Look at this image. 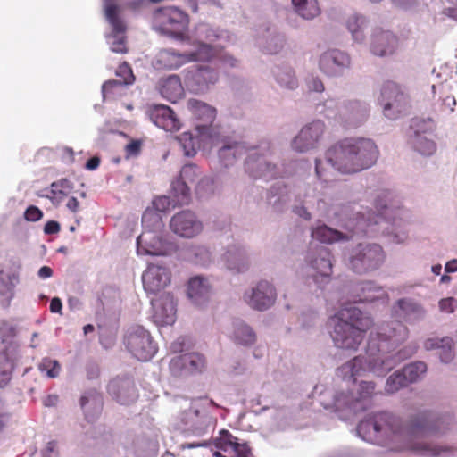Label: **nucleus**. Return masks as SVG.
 <instances>
[{"label":"nucleus","mask_w":457,"mask_h":457,"mask_svg":"<svg viewBox=\"0 0 457 457\" xmlns=\"http://www.w3.org/2000/svg\"><path fill=\"white\" fill-rule=\"evenodd\" d=\"M214 55L213 48L207 44H200L195 51L188 54H179L170 49L159 52L155 60V67L162 70L178 69L192 61L206 62Z\"/></svg>","instance_id":"423d86ee"},{"label":"nucleus","mask_w":457,"mask_h":457,"mask_svg":"<svg viewBox=\"0 0 457 457\" xmlns=\"http://www.w3.org/2000/svg\"><path fill=\"white\" fill-rule=\"evenodd\" d=\"M374 394L375 384L373 382L363 381L359 385L356 395H353L351 399L347 400V404L357 409V403L370 400Z\"/></svg>","instance_id":"4c0bfd02"},{"label":"nucleus","mask_w":457,"mask_h":457,"mask_svg":"<svg viewBox=\"0 0 457 457\" xmlns=\"http://www.w3.org/2000/svg\"><path fill=\"white\" fill-rule=\"evenodd\" d=\"M297 13L306 20L315 18L320 13L317 0H292Z\"/></svg>","instance_id":"c9c22d12"},{"label":"nucleus","mask_w":457,"mask_h":457,"mask_svg":"<svg viewBox=\"0 0 457 457\" xmlns=\"http://www.w3.org/2000/svg\"><path fill=\"white\" fill-rule=\"evenodd\" d=\"M52 275H53V270L48 266H43L38 270V277L43 279L48 278L52 277Z\"/></svg>","instance_id":"338daca9"},{"label":"nucleus","mask_w":457,"mask_h":457,"mask_svg":"<svg viewBox=\"0 0 457 457\" xmlns=\"http://www.w3.org/2000/svg\"><path fill=\"white\" fill-rule=\"evenodd\" d=\"M312 237L325 244H332L347 238L341 232L332 229L326 225L317 227L312 232Z\"/></svg>","instance_id":"72a5a7b5"},{"label":"nucleus","mask_w":457,"mask_h":457,"mask_svg":"<svg viewBox=\"0 0 457 457\" xmlns=\"http://www.w3.org/2000/svg\"><path fill=\"white\" fill-rule=\"evenodd\" d=\"M384 258V252L380 245L377 244L359 245L353 251L350 264L354 272L365 273L379 268Z\"/></svg>","instance_id":"1a4fd4ad"},{"label":"nucleus","mask_w":457,"mask_h":457,"mask_svg":"<svg viewBox=\"0 0 457 457\" xmlns=\"http://www.w3.org/2000/svg\"><path fill=\"white\" fill-rule=\"evenodd\" d=\"M144 289L147 294L156 295L170 282V273L165 267L150 264L142 275Z\"/></svg>","instance_id":"2eb2a0df"},{"label":"nucleus","mask_w":457,"mask_h":457,"mask_svg":"<svg viewBox=\"0 0 457 457\" xmlns=\"http://www.w3.org/2000/svg\"><path fill=\"white\" fill-rule=\"evenodd\" d=\"M355 291L358 302H374L384 295L383 289L371 281L361 283Z\"/></svg>","instance_id":"c756f323"},{"label":"nucleus","mask_w":457,"mask_h":457,"mask_svg":"<svg viewBox=\"0 0 457 457\" xmlns=\"http://www.w3.org/2000/svg\"><path fill=\"white\" fill-rule=\"evenodd\" d=\"M277 298L274 287L266 280L259 281L251 291L244 295L245 302L253 309L264 311L271 307Z\"/></svg>","instance_id":"9b49d317"},{"label":"nucleus","mask_w":457,"mask_h":457,"mask_svg":"<svg viewBox=\"0 0 457 457\" xmlns=\"http://www.w3.org/2000/svg\"><path fill=\"white\" fill-rule=\"evenodd\" d=\"M61 229L60 224L55 220H49L44 227V232L46 235L57 234Z\"/></svg>","instance_id":"6e6d98bb"},{"label":"nucleus","mask_w":457,"mask_h":457,"mask_svg":"<svg viewBox=\"0 0 457 457\" xmlns=\"http://www.w3.org/2000/svg\"><path fill=\"white\" fill-rule=\"evenodd\" d=\"M445 270L446 272H455L457 271V259H453L446 262L445 266Z\"/></svg>","instance_id":"774afa93"},{"label":"nucleus","mask_w":457,"mask_h":457,"mask_svg":"<svg viewBox=\"0 0 457 457\" xmlns=\"http://www.w3.org/2000/svg\"><path fill=\"white\" fill-rule=\"evenodd\" d=\"M246 152L245 146L241 143L224 144L219 150V157L225 166L232 164L237 156Z\"/></svg>","instance_id":"f704fd0d"},{"label":"nucleus","mask_w":457,"mask_h":457,"mask_svg":"<svg viewBox=\"0 0 457 457\" xmlns=\"http://www.w3.org/2000/svg\"><path fill=\"white\" fill-rule=\"evenodd\" d=\"M67 208L72 212H77L79 208V203L76 197H71L66 204Z\"/></svg>","instance_id":"69168bd1"},{"label":"nucleus","mask_w":457,"mask_h":457,"mask_svg":"<svg viewBox=\"0 0 457 457\" xmlns=\"http://www.w3.org/2000/svg\"><path fill=\"white\" fill-rule=\"evenodd\" d=\"M177 139L181 145L186 155H195V154L196 153L195 147V139L190 133L185 132L179 136Z\"/></svg>","instance_id":"de8ad7c7"},{"label":"nucleus","mask_w":457,"mask_h":457,"mask_svg":"<svg viewBox=\"0 0 457 457\" xmlns=\"http://www.w3.org/2000/svg\"><path fill=\"white\" fill-rule=\"evenodd\" d=\"M367 104L359 100H350L343 105L338 114L339 122L345 128L357 127L368 117Z\"/></svg>","instance_id":"dca6fc26"},{"label":"nucleus","mask_w":457,"mask_h":457,"mask_svg":"<svg viewBox=\"0 0 457 457\" xmlns=\"http://www.w3.org/2000/svg\"><path fill=\"white\" fill-rule=\"evenodd\" d=\"M112 28L113 27L112 26ZM126 29L122 32H117L114 30V29H112V37L114 38L111 46V50L112 52L120 54H124L127 52L125 37L123 35Z\"/></svg>","instance_id":"09e8293b"},{"label":"nucleus","mask_w":457,"mask_h":457,"mask_svg":"<svg viewBox=\"0 0 457 457\" xmlns=\"http://www.w3.org/2000/svg\"><path fill=\"white\" fill-rule=\"evenodd\" d=\"M210 287L207 280L200 276L192 278L188 281L187 295L190 299L197 303L200 299H204L208 295Z\"/></svg>","instance_id":"c85d7f7f"},{"label":"nucleus","mask_w":457,"mask_h":457,"mask_svg":"<svg viewBox=\"0 0 457 457\" xmlns=\"http://www.w3.org/2000/svg\"><path fill=\"white\" fill-rule=\"evenodd\" d=\"M128 350L141 361L152 359L156 353V346L147 330L142 326L131 327L125 336Z\"/></svg>","instance_id":"6e6552de"},{"label":"nucleus","mask_w":457,"mask_h":457,"mask_svg":"<svg viewBox=\"0 0 457 457\" xmlns=\"http://www.w3.org/2000/svg\"><path fill=\"white\" fill-rule=\"evenodd\" d=\"M223 257L228 269L237 273L245 271L249 267L245 251L238 246H230Z\"/></svg>","instance_id":"a878e982"},{"label":"nucleus","mask_w":457,"mask_h":457,"mask_svg":"<svg viewBox=\"0 0 457 457\" xmlns=\"http://www.w3.org/2000/svg\"><path fill=\"white\" fill-rule=\"evenodd\" d=\"M9 418V412L4 402L0 398V430L5 426Z\"/></svg>","instance_id":"13d9d810"},{"label":"nucleus","mask_w":457,"mask_h":457,"mask_svg":"<svg viewBox=\"0 0 457 457\" xmlns=\"http://www.w3.org/2000/svg\"><path fill=\"white\" fill-rule=\"evenodd\" d=\"M405 386H407L405 378L401 370H397L387 378L385 390L388 394H394Z\"/></svg>","instance_id":"37998d69"},{"label":"nucleus","mask_w":457,"mask_h":457,"mask_svg":"<svg viewBox=\"0 0 457 457\" xmlns=\"http://www.w3.org/2000/svg\"><path fill=\"white\" fill-rule=\"evenodd\" d=\"M151 120L159 128L166 131H178L181 123L175 112L166 105H155L149 111Z\"/></svg>","instance_id":"6ab92c4d"},{"label":"nucleus","mask_w":457,"mask_h":457,"mask_svg":"<svg viewBox=\"0 0 457 457\" xmlns=\"http://www.w3.org/2000/svg\"><path fill=\"white\" fill-rule=\"evenodd\" d=\"M409 336L405 325L399 321H391L379 325L376 331L370 335L366 356H356L342 365L338 370L344 378H353L361 376L365 371H370L378 376H384L394 369L401 361L407 358L403 351L395 352ZM413 351L408 355L411 356Z\"/></svg>","instance_id":"f257e3e1"},{"label":"nucleus","mask_w":457,"mask_h":457,"mask_svg":"<svg viewBox=\"0 0 457 457\" xmlns=\"http://www.w3.org/2000/svg\"><path fill=\"white\" fill-rule=\"evenodd\" d=\"M427 350L439 349V356L443 362L448 363L453 359V341L451 337L428 338L424 342Z\"/></svg>","instance_id":"bb28decb"},{"label":"nucleus","mask_w":457,"mask_h":457,"mask_svg":"<svg viewBox=\"0 0 457 457\" xmlns=\"http://www.w3.org/2000/svg\"><path fill=\"white\" fill-rule=\"evenodd\" d=\"M234 340L237 344L249 345L255 342L256 336L248 325L240 322L235 325Z\"/></svg>","instance_id":"ea45409f"},{"label":"nucleus","mask_w":457,"mask_h":457,"mask_svg":"<svg viewBox=\"0 0 457 457\" xmlns=\"http://www.w3.org/2000/svg\"><path fill=\"white\" fill-rule=\"evenodd\" d=\"M2 343L4 349L0 352V375L9 377L14 369V361L17 357V345L13 342L15 329L12 326L4 325L0 328Z\"/></svg>","instance_id":"ddd939ff"},{"label":"nucleus","mask_w":457,"mask_h":457,"mask_svg":"<svg viewBox=\"0 0 457 457\" xmlns=\"http://www.w3.org/2000/svg\"><path fill=\"white\" fill-rule=\"evenodd\" d=\"M106 20L117 32H122L126 29L123 20L120 16V9L114 3L116 0H103Z\"/></svg>","instance_id":"2f4dec72"},{"label":"nucleus","mask_w":457,"mask_h":457,"mask_svg":"<svg viewBox=\"0 0 457 457\" xmlns=\"http://www.w3.org/2000/svg\"><path fill=\"white\" fill-rule=\"evenodd\" d=\"M411 448L418 454L429 457L446 456L448 452L446 448L423 441L413 443Z\"/></svg>","instance_id":"58836bf2"},{"label":"nucleus","mask_w":457,"mask_h":457,"mask_svg":"<svg viewBox=\"0 0 457 457\" xmlns=\"http://www.w3.org/2000/svg\"><path fill=\"white\" fill-rule=\"evenodd\" d=\"M378 157V149L371 139L345 138L335 144L326 153L331 168L345 174L371 167Z\"/></svg>","instance_id":"7ed1b4c3"},{"label":"nucleus","mask_w":457,"mask_h":457,"mask_svg":"<svg viewBox=\"0 0 457 457\" xmlns=\"http://www.w3.org/2000/svg\"><path fill=\"white\" fill-rule=\"evenodd\" d=\"M188 24V15L174 6L162 7L153 13L154 29L176 38H183Z\"/></svg>","instance_id":"39448f33"},{"label":"nucleus","mask_w":457,"mask_h":457,"mask_svg":"<svg viewBox=\"0 0 457 457\" xmlns=\"http://www.w3.org/2000/svg\"><path fill=\"white\" fill-rule=\"evenodd\" d=\"M315 171H316L317 177L320 179L324 180L326 182L328 181L329 171L327 170L326 169H323L322 162L318 159L315 161Z\"/></svg>","instance_id":"864d4df0"},{"label":"nucleus","mask_w":457,"mask_h":457,"mask_svg":"<svg viewBox=\"0 0 457 457\" xmlns=\"http://www.w3.org/2000/svg\"><path fill=\"white\" fill-rule=\"evenodd\" d=\"M141 149V143L133 140L126 145V153L128 155H137Z\"/></svg>","instance_id":"4d7b16f0"},{"label":"nucleus","mask_w":457,"mask_h":457,"mask_svg":"<svg viewBox=\"0 0 457 457\" xmlns=\"http://www.w3.org/2000/svg\"><path fill=\"white\" fill-rule=\"evenodd\" d=\"M232 448L235 451L237 457H249L251 454V449L246 443L240 444L237 442Z\"/></svg>","instance_id":"603ef678"},{"label":"nucleus","mask_w":457,"mask_h":457,"mask_svg":"<svg viewBox=\"0 0 457 457\" xmlns=\"http://www.w3.org/2000/svg\"><path fill=\"white\" fill-rule=\"evenodd\" d=\"M245 170L255 179L264 178L265 179H270L275 178V166L269 163L264 156L258 155L253 148L247 154Z\"/></svg>","instance_id":"aec40b11"},{"label":"nucleus","mask_w":457,"mask_h":457,"mask_svg":"<svg viewBox=\"0 0 457 457\" xmlns=\"http://www.w3.org/2000/svg\"><path fill=\"white\" fill-rule=\"evenodd\" d=\"M349 63V56L339 50L325 52L320 59V70L329 76L340 73Z\"/></svg>","instance_id":"4be33fe9"},{"label":"nucleus","mask_w":457,"mask_h":457,"mask_svg":"<svg viewBox=\"0 0 457 457\" xmlns=\"http://www.w3.org/2000/svg\"><path fill=\"white\" fill-rule=\"evenodd\" d=\"M365 26V19L362 16L353 15L347 21V28L356 41L363 38L362 29Z\"/></svg>","instance_id":"79ce46f5"},{"label":"nucleus","mask_w":457,"mask_h":457,"mask_svg":"<svg viewBox=\"0 0 457 457\" xmlns=\"http://www.w3.org/2000/svg\"><path fill=\"white\" fill-rule=\"evenodd\" d=\"M276 79L282 86L289 89L297 87V80L291 69H280L276 72Z\"/></svg>","instance_id":"c03bdc74"},{"label":"nucleus","mask_w":457,"mask_h":457,"mask_svg":"<svg viewBox=\"0 0 457 457\" xmlns=\"http://www.w3.org/2000/svg\"><path fill=\"white\" fill-rule=\"evenodd\" d=\"M172 368H179L187 373L201 372L205 367V359L195 353L179 355L171 360Z\"/></svg>","instance_id":"b1692460"},{"label":"nucleus","mask_w":457,"mask_h":457,"mask_svg":"<svg viewBox=\"0 0 457 457\" xmlns=\"http://www.w3.org/2000/svg\"><path fill=\"white\" fill-rule=\"evenodd\" d=\"M325 124L315 120L304 126L292 141V147L296 152H306L315 148L323 137Z\"/></svg>","instance_id":"f8f14e48"},{"label":"nucleus","mask_w":457,"mask_h":457,"mask_svg":"<svg viewBox=\"0 0 457 457\" xmlns=\"http://www.w3.org/2000/svg\"><path fill=\"white\" fill-rule=\"evenodd\" d=\"M379 104L383 107L384 115L391 120L406 114L410 108L408 95L393 81H387L383 85Z\"/></svg>","instance_id":"0eeeda50"},{"label":"nucleus","mask_w":457,"mask_h":457,"mask_svg":"<svg viewBox=\"0 0 457 457\" xmlns=\"http://www.w3.org/2000/svg\"><path fill=\"white\" fill-rule=\"evenodd\" d=\"M151 303L156 323L164 326L170 325L175 321L176 310L172 296L167 295L163 300L152 299Z\"/></svg>","instance_id":"5701e85b"},{"label":"nucleus","mask_w":457,"mask_h":457,"mask_svg":"<svg viewBox=\"0 0 457 457\" xmlns=\"http://www.w3.org/2000/svg\"><path fill=\"white\" fill-rule=\"evenodd\" d=\"M414 148L423 155H431L436 152V144L431 139L423 136L420 131H415L413 139Z\"/></svg>","instance_id":"a19ab883"},{"label":"nucleus","mask_w":457,"mask_h":457,"mask_svg":"<svg viewBox=\"0 0 457 457\" xmlns=\"http://www.w3.org/2000/svg\"><path fill=\"white\" fill-rule=\"evenodd\" d=\"M401 372L405 378L407 386L417 382L427 372V365L423 361H415L404 366Z\"/></svg>","instance_id":"e433bc0d"},{"label":"nucleus","mask_w":457,"mask_h":457,"mask_svg":"<svg viewBox=\"0 0 457 457\" xmlns=\"http://www.w3.org/2000/svg\"><path fill=\"white\" fill-rule=\"evenodd\" d=\"M398 46L397 37L390 31L377 29L374 31L370 50L375 55L385 56L395 53Z\"/></svg>","instance_id":"412c9836"},{"label":"nucleus","mask_w":457,"mask_h":457,"mask_svg":"<svg viewBox=\"0 0 457 457\" xmlns=\"http://www.w3.org/2000/svg\"><path fill=\"white\" fill-rule=\"evenodd\" d=\"M398 310H395V313L405 320L411 316H420L424 313L422 307L410 298L399 299L396 303Z\"/></svg>","instance_id":"473e14b6"},{"label":"nucleus","mask_w":457,"mask_h":457,"mask_svg":"<svg viewBox=\"0 0 457 457\" xmlns=\"http://www.w3.org/2000/svg\"><path fill=\"white\" fill-rule=\"evenodd\" d=\"M198 168L195 164H186L180 170L179 179L172 183L173 196L176 204H187L190 200V190L187 181L193 182L197 176Z\"/></svg>","instance_id":"f3484780"},{"label":"nucleus","mask_w":457,"mask_h":457,"mask_svg":"<svg viewBox=\"0 0 457 457\" xmlns=\"http://www.w3.org/2000/svg\"><path fill=\"white\" fill-rule=\"evenodd\" d=\"M159 92L165 99L176 103L184 95L180 79L177 75H170L159 81Z\"/></svg>","instance_id":"393cba45"},{"label":"nucleus","mask_w":457,"mask_h":457,"mask_svg":"<svg viewBox=\"0 0 457 457\" xmlns=\"http://www.w3.org/2000/svg\"><path fill=\"white\" fill-rule=\"evenodd\" d=\"M99 165H100V158L97 156H94L87 160L85 167L87 170H94L97 169Z\"/></svg>","instance_id":"0e129e2a"},{"label":"nucleus","mask_w":457,"mask_h":457,"mask_svg":"<svg viewBox=\"0 0 457 457\" xmlns=\"http://www.w3.org/2000/svg\"><path fill=\"white\" fill-rule=\"evenodd\" d=\"M310 266L315 271L312 277L316 283L320 284L328 279L332 274L330 252L323 246L317 248L316 256L310 260Z\"/></svg>","instance_id":"a211bd4d"},{"label":"nucleus","mask_w":457,"mask_h":457,"mask_svg":"<svg viewBox=\"0 0 457 457\" xmlns=\"http://www.w3.org/2000/svg\"><path fill=\"white\" fill-rule=\"evenodd\" d=\"M117 75L122 76L123 80L112 79L104 82L102 87L104 98H106L109 94H112L115 88L132 84L135 80L132 70L128 65L120 66Z\"/></svg>","instance_id":"cd10ccee"},{"label":"nucleus","mask_w":457,"mask_h":457,"mask_svg":"<svg viewBox=\"0 0 457 457\" xmlns=\"http://www.w3.org/2000/svg\"><path fill=\"white\" fill-rule=\"evenodd\" d=\"M49 309H50L51 312H54V313L61 312V311L62 309V303L61 299L58 297H54L50 302Z\"/></svg>","instance_id":"680f3d73"},{"label":"nucleus","mask_w":457,"mask_h":457,"mask_svg":"<svg viewBox=\"0 0 457 457\" xmlns=\"http://www.w3.org/2000/svg\"><path fill=\"white\" fill-rule=\"evenodd\" d=\"M187 106L192 115L201 123L196 124L195 129L203 137H209L212 144H217L213 137L212 125L216 118L215 108L195 99H190Z\"/></svg>","instance_id":"9d476101"},{"label":"nucleus","mask_w":457,"mask_h":457,"mask_svg":"<svg viewBox=\"0 0 457 457\" xmlns=\"http://www.w3.org/2000/svg\"><path fill=\"white\" fill-rule=\"evenodd\" d=\"M137 251L150 255H159V238L152 232H143L137 239Z\"/></svg>","instance_id":"7c9ffc66"},{"label":"nucleus","mask_w":457,"mask_h":457,"mask_svg":"<svg viewBox=\"0 0 457 457\" xmlns=\"http://www.w3.org/2000/svg\"><path fill=\"white\" fill-rule=\"evenodd\" d=\"M170 228L178 236L191 238L202 232L203 224L193 212L182 211L172 216Z\"/></svg>","instance_id":"4468645a"},{"label":"nucleus","mask_w":457,"mask_h":457,"mask_svg":"<svg viewBox=\"0 0 457 457\" xmlns=\"http://www.w3.org/2000/svg\"><path fill=\"white\" fill-rule=\"evenodd\" d=\"M39 370L46 372L49 378H56L59 375L61 366L57 361L46 358L39 364Z\"/></svg>","instance_id":"49530a36"},{"label":"nucleus","mask_w":457,"mask_h":457,"mask_svg":"<svg viewBox=\"0 0 457 457\" xmlns=\"http://www.w3.org/2000/svg\"><path fill=\"white\" fill-rule=\"evenodd\" d=\"M220 434H221L220 442H221V444H223L225 445H228V446L232 447L237 442V438L236 436H234L228 430H222L220 432Z\"/></svg>","instance_id":"5fc2aeb1"},{"label":"nucleus","mask_w":457,"mask_h":457,"mask_svg":"<svg viewBox=\"0 0 457 457\" xmlns=\"http://www.w3.org/2000/svg\"><path fill=\"white\" fill-rule=\"evenodd\" d=\"M42 217V211L35 205L29 206L24 212V218L28 221L35 222L41 220Z\"/></svg>","instance_id":"8fccbe9b"},{"label":"nucleus","mask_w":457,"mask_h":457,"mask_svg":"<svg viewBox=\"0 0 457 457\" xmlns=\"http://www.w3.org/2000/svg\"><path fill=\"white\" fill-rule=\"evenodd\" d=\"M195 79L199 83L214 84L218 80V72L209 67H202L198 70Z\"/></svg>","instance_id":"a18cd8bd"},{"label":"nucleus","mask_w":457,"mask_h":457,"mask_svg":"<svg viewBox=\"0 0 457 457\" xmlns=\"http://www.w3.org/2000/svg\"><path fill=\"white\" fill-rule=\"evenodd\" d=\"M453 424L454 417L451 413L436 415L432 411H422L413 416L407 425H403L398 417L381 411L362 420L357 431L368 442L387 445L395 438L405 435H444Z\"/></svg>","instance_id":"f03ea898"},{"label":"nucleus","mask_w":457,"mask_h":457,"mask_svg":"<svg viewBox=\"0 0 457 457\" xmlns=\"http://www.w3.org/2000/svg\"><path fill=\"white\" fill-rule=\"evenodd\" d=\"M294 212L306 220H309L312 218L311 213L303 206H295L294 208Z\"/></svg>","instance_id":"e2e57ef3"},{"label":"nucleus","mask_w":457,"mask_h":457,"mask_svg":"<svg viewBox=\"0 0 457 457\" xmlns=\"http://www.w3.org/2000/svg\"><path fill=\"white\" fill-rule=\"evenodd\" d=\"M440 310L448 313L453 312L456 307V300L453 297L442 299L439 302Z\"/></svg>","instance_id":"3c124183"},{"label":"nucleus","mask_w":457,"mask_h":457,"mask_svg":"<svg viewBox=\"0 0 457 457\" xmlns=\"http://www.w3.org/2000/svg\"><path fill=\"white\" fill-rule=\"evenodd\" d=\"M333 326L332 339L336 346L347 350H357L364 338V333L373 325L370 316L355 306L341 309L329 320Z\"/></svg>","instance_id":"20e7f679"},{"label":"nucleus","mask_w":457,"mask_h":457,"mask_svg":"<svg viewBox=\"0 0 457 457\" xmlns=\"http://www.w3.org/2000/svg\"><path fill=\"white\" fill-rule=\"evenodd\" d=\"M156 210L164 212L170 205V200L167 196H160L154 201Z\"/></svg>","instance_id":"bf43d9fd"},{"label":"nucleus","mask_w":457,"mask_h":457,"mask_svg":"<svg viewBox=\"0 0 457 457\" xmlns=\"http://www.w3.org/2000/svg\"><path fill=\"white\" fill-rule=\"evenodd\" d=\"M308 87L315 92H322L324 90V85L319 78H312L308 81Z\"/></svg>","instance_id":"052dcab7"}]
</instances>
